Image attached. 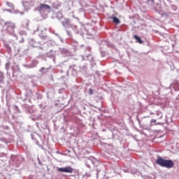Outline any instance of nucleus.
Returning a JSON list of instances; mask_svg holds the SVG:
<instances>
[{
	"mask_svg": "<svg viewBox=\"0 0 179 179\" xmlns=\"http://www.w3.org/2000/svg\"><path fill=\"white\" fill-rule=\"evenodd\" d=\"M10 65V63H7V64H6V66H9Z\"/></svg>",
	"mask_w": 179,
	"mask_h": 179,
	"instance_id": "9d476101",
	"label": "nucleus"
},
{
	"mask_svg": "<svg viewBox=\"0 0 179 179\" xmlns=\"http://www.w3.org/2000/svg\"><path fill=\"white\" fill-rule=\"evenodd\" d=\"M113 20L114 23H116V24H120V19L118 17H113Z\"/></svg>",
	"mask_w": 179,
	"mask_h": 179,
	"instance_id": "423d86ee",
	"label": "nucleus"
},
{
	"mask_svg": "<svg viewBox=\"0 0 179 179\" xmlns=\"http://www.w3.org/2000/svg\"><path fill=\"white\" fill-rule=\"evenodd\" d=\"M134 38H135V40H137V41H138V43H139V44H142L143 43V41H142V39H141L139 38V36H138V35H134Z\"/></svg>",
	"mask_w": 179,
	"mask_h": 179,
	"instance_id": "20e7f679",
	"label": "nucleus"
},
{
	"mask_svg": "<svg viewBox=\"0 0 179 179\" xmlns=\"http://www.w3.org/2000/svg\"><path fill=\"white\" fill-rule=\"evenodd\" d=\"M38 10H47V9L51 10V6L47 4L41 3L40 6L38 8Z\"/></svg>",
	"mask_w": 179,
	"mask_h": 179,
	"instance_id": "7ed1b4c3",
	"label": "nucleus"
},
{
	"mask_svg": "<svg viewBox=\"0 0 179 179\" xmlns=\"http://www.w3.org/2000/svg\"><path fill=\"white\" fill-rule=\"evenodd\" d=\"M15 24L12 23V22H9L8 23V29H11V30H15Z\"/></svg>",
	"mask_w": 179,
	"mask_h": 179,
	"instance_id": "39448f33",
	"label": "nucleus"
},
{
	"mask_svg": "<svg viewBox=\"0 0 179 179\" xmlns=\"http://www.w3.org/2000/svg\"><path fill=\"white\" fill-rule=\"evenodd\" d=\"M159 123H156V120L155 119H152L151 122H150V125L153 126V125H159Z\"/></svg>",
	"mask_w": 179,
	"mask_h": 179,
	"instance_id": "0eeeda50",
	"label": "nucleus"
},
{
	"mask_svg": "<svg viewBox=\"0 0 179 179\" xmlns=\"http://www.w3.org/2000/svg\"><path fill=\"white\" fill-rule=\"evenodd\" d=\"M8 50H10V47H8Z\"/></svg>",
	"mask_w": 179,
	"mask_h": 179,
	"instance_id": "9b49d317",
	"label": "nucleus"
},
{
	"mask_svg": "<svg viewBox=\"0 0 179 179\" xmlns=\"http://www.w3.org/2000/svg\"><path fill=\"white\" fill-rule=\"evenodd\" d=\"M157 115H159V117H158V120H162L163 118V113L157 112Z\"/></svg>",
	"mask_w": 179,
	"mask_h": 179,
	"instance_id": "6e6552de",
	"label": "nucleus"
},
{
	"mask_svg": "<svg viewBox=\"0 0 179 179\" xmlns=\"http://www.w3.org/2000/svg\"><path fill=\"white\" fill-rule=\"evenodd\" d=\"M156 164L161 167H166V169H173L174 167V162L171 159H164L163 157L159 156L155 161Z\"/></svg>",
	"mask_w": 179,
	"mask_h": 179,
	"instance_id": "f257e3e1",
	"label": "nucleus"
},
{
	"mask_svg": "<svg viewBox=\"0 0 179 179\" xmlns=\"http://www.w3.org/2000/svg\"><path fill=\"white\" fill-rule=\"evenodd\" d=\"M57 171H59L60 173H73V169L71 166L57 168Z\"/></svg>",
	"mask_w": 179,
	"mask_h": 179,
	"instance_id": "f03ea898",
	"label": "nucleus"
},
{
	"mask_svg": "<svg viewBox=\"0 0 179 179\" xmlns=\"http://www.w3.org/2000/svg\"><path fill=\"white\" fill-rule=\"evenodd\" d=\"M89 93H90V94H93V89H90L89 90Z\"/></svg>",
	"mask_w": 179,
	"mask_h": 179,
	"instance_id": "1a4fd4ad",
	"label": "nucleus"
}]
</instances>
